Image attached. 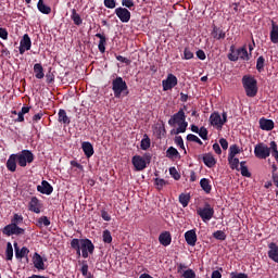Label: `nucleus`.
<instances>
[{
	"mask_svg": "<svg viewBox=\"0 0 278 278\" xmlns=\"http://www.w3.org/2000/svg\"><path fill=\"white\" fill-rule=\"evenodd\" d=\"M168 125L169 127L178 125L176 129L172 130V134L175 136H178V134H186V130L188 129V122H186V112H184V109H180L168 119Z\"/></svg>",
	"mask_w": 278,
	"mask_h": 278,
	"instance_id": "nucleus-2",
	"label": "nucleus"
},
{
	"mask_svg": "<svg viewBox=\"0 0 278 278\" xmlns=\"http://www.w3.org/2000/svg\"><path fill=\"white\" fill-rule=\"evenodd\" d=\"M131 162L135 170H144V168H147V162L148 164L151 162V154L146 153L143 157L140 155H135L132 156Z\"/></svg>",
	"mask_w": 278,
	"mask_h": 278,
	"instance_id": "nucleus-7",
	"label": "nucleus"
},
{
	"mask_svg": "<svg viewBox=\"0 0 278 278\" xmlns=\"http://www.w3.org/2000/svg\"><path fill=\"white\" fill-rule=\"evenodd\" d=\"M34 73L36 79H45V67H42V64L37 63L34 65Z\"/></svg>",
	"mask_w": 278,
	"mask_h": 278,
	"instance_id": "nucleus-25",
	"label": "nucleus"
},
{
	"mask_svg": "<svg viewBox=\"0 0 278 278\" xmlns=\"http://www.w3.org/2000/svg\"><path fill=\"white\" fill-rule=\"evenodd\" d=\"M140 147L142 151H147L148 149L151 148V139L149 138L148 135H144V138L141 140Z\"/></svg>",
	"mask_w": 278,
	"mask_h": 278,
	"instance_id": "nucleus-37",
	"label": "nucleus"
},
{
	"mask_svg": "<svg viewBox=\"0 0 278 278\" xmlns=\"http://www.w3.org/2000/svg\"><path fill=\"white\" fill-rule=\"evenodd\" d=\"M269 38L274 45H278V25L275 23H273V25H271Z\"/></svg>",
	"mask_w": 278,
	"mask_h": 278,
	"instance_id": "nucleus-26",
	"label": "nucleus"
},
{
	"mask_svg": "<svg viewBox=\"0 0 278 278\" xmlns=\"http://www.w3.org/2000/svg\"><path fill=\"white\" fill-rule=\"evenodd\" d=\"M242 177H251V172H249V167H247V161H242L240 163V168Z\"/></svg>",
	"mask_w": 278,
	"mask_h": 278,
	"instance_id": "nucleus-35",
	"label": "nucleus"
},
{
	"mask_svg": "<svg viewBox=\"0 0 278 278\" xmlns=\"http://www.w3.org/2000/svg\"><path fill=\"white\" fill-rule=\"evenodd\" d=\"M207 134H208L207 128L203 126L200 128L198 132V135L200 136V138H202V140H207Z\"/></svg>",
	"mask_w": 278,
	"mask_h": 278,
	"instance_id": "nucleus-51",
	"label": "nucleus"
},
{
	"mask_svg": "<svg viewBox=\"0 0 278 278\" xmlns=\"http://www.w3.org/2000/svg\"><path fill=\"white\" fill-rule=\"evenodd\" d=\"M96 38H99L98 49L100 53H105V45H108V38H105V35L98 33L96 34Z\"/></svg>",
	"mask_w": 278,
	"mask_h": 278,
	"instance_id": "nucleus-22",
	"label": "nucleus"
},
{
	"mask_svg": "<svg viewBox=\"0 0 278 278\" xmlns=\"http://www.w3.org/2000/svg\"><path fill=\"white\" fill-rule=\"evenodd\" d=\"M102 240L105 244H111V242H112V232H110V230L105 229L102 232Z\"/></svg>",
	"mask_w": 278,
	"mask_h": 278,
	"instance_id": "nucleus-38",
	"label": "nucleus"
},
{
	"mask_svg": "<svg viewBox=\"0 0 278 278\" xmlns=\"http://www.w3.org/2000/svg\"><path fill=\"white\" fill-rule=\"evenodd\" d=\"M174 142L177 144V147H180V149H186L184 146V138H181V136H176Z\"/></svg>",
	"mask_w": 278,
	"mask_h": 278,
	"instance_id": "nucleus-52",
	"label": "nucleus"
},
{
	"mask_svg": "<svg viewBox=\"0 0 278 278\" xmlns=\"http://www.w3.org/2000/svg\"><path fill=\"white\" fill-rule=\"evenodd\" d=\"M59 123H63V125H71V118L66 115V111L64 109L59 110Z\"/></svg>",
	"mask_w": 278,
	"mask_h": 278,
	"instance_id": "nucleus-27",
	"label": "nucleus"
},
{
	"mask_svg": "<svg viewBox=\"0 0 278 278\" xmlns=\"http://www.w3.org/2000/svg\"><path fill=\"white\" fill-rule=\"evenodd\" d=\"M154 184L159 190H162V188H164V186H166V184H168V181H166L163 178H154Z\"/></svg>",
	"mask_w": 278,
	"mask_h": 278,
	"instance_id": "nucleus-44",
	"label": "nucleus"
},
{
	"mask_svg": "<svg viewBox=\"0 0 278 278\" xmlns=\"http://www.w3.org/2000/svg\"><path fill=\"white\" fill-rule=\"evenodd\" d=\"M179 203L182 205V207H188V203H190V194L181 193L179 195Z\"/></svg>",
	"mask_w": 278,
	"mask_h": 278,
	"instance_id": "nucleus-36",
	"label": "nucleus"
},
{
	"mask_svg": "<svg viewBox=\"0 0 278 278\" xmlns=\"http://www.w3.org/2000/svg\"><path fill=\"white\" fill-rule=\"evenodd\" d=\"M5 256L8 261H12V257H14V248H12V244L7 245Z\"/></svg>",
	"mask_w": 278,
	"mask_h": 278,
	"instance_id": "nucleus-41",
	"label": "nucleus"
},
{
	"mask_svg": "<svg viewBox=\"0 0 278 278\" xmlns=\"http://www.w3.org/2000/svg\"><path fill=\"white\" fill-rule=\"evenodd\" d=\"M172 240L173 237H170V232L168 231L162 232L159 237V242L161 244H170Z\"/></svg>",
	"mask_w": 278,
	"mask_h": 278,
	"instance_id": "nucleus-28",
	"label": "nucleus"
},
{
	"mask_svg": "<svg viewBox=\"0 0 278 278\" xmlns=\"http://www.w3.org/2000/svg\"><path fill=\"white\" fill-rule=\"evenodd\" d=\"M2 233H4V236H24L25 229L14 224H9L2 229Z\"/></svg>",
	"mask_w": 278,
	"mask_h": 278,
	"instance_id": "nucleus-10",
	"label": "nucleus"
},
{
	"mask_svg": "<svg viewBox=\"0 0 278 278\" xmlns=\"http://www.w3.org/2000/svg\"><path fill=\"white\" fill-rule=\"evenodd\" d=\"M112 90L115 99H121V97H127V94H129L127 81L121 76H117L112 80Z\"/></svg>",
	"mask_w": 278,
	"mask_h": 278,
	"instance_id": "nucleus-3",
	"label": "nucleus"
},
{
	"mask_svg": "<svg viewBox=\"0 0 278 278\" xmlns=\"http://www.w3.org/2000/svg\"><path fill=\"white\" fill-rule=\"evenodd\" d=\"M80 273H81L83 277H85V278L90 275V273L88 271V263H86V261L83 262V266L80 268Z\"/></svg>",
	"mask_w": 278,
	"mask_h": 278,
	"instance_id": "nucleus-50",
	"label": "nucleus"
},
{
	"mask_svg": "<svg viewBox=\"0 0 278 278\" xmlns=\"http://www.w3.org/2000/svg\"><path fill=\"white\" fill-rule=\"evenodd\" d=\"M202 160L207 168H214V166H216V159L212 153H205Z\"/></svg>",
	"mask_w": 278,
	"mask_h": 278,
	"instance_id": "nucleus-20",
	"label": "nucleus"
},
{
	"mask_svg": "<svg viewBox=\"0 0 278 278\" xmlns=\"http://www.w3.org/2000/svg\"><path fill=\"white\" fill-rule=\"evenodd\" d=\"M187 140H188L189 142H197V144H203V141H201V140L197 137V135H192V134L187 135Z\"/></svg>",
	"mask_w": 278,
	"mask_h": 278,
	"instance_id": "nucleus-49",
	"label": "nucleus"
},
{
	"mask_svg": "<svg viewBox=\"0 0 278 278\" xmlns=\"http://www.w3.org/2000/svg\"><path fill=\"white\" fill-rule=\"evenodd\" d=\"M266 64V59L263 55L258 56L256 60V71L258 73H264V65Z\"/></svg>",
	"mask_w": 278,
	"mask_h": 278,
	"instance_id": "nucleus-34",
	"label": "nucleus"
},
{
	"mask_svg": "<svg viewBox=\"0 0 278 278\" xmlns=\"http://www.w3.org/2000/svg\"><path fill=\"white\" fill-rule=\"evenodd\" d=\"M15 248V257L16 260H23V257H27V255H29V249L27 248H18V244H14Z\"/></svg>",
	"mask_w": 278,
	"mask_h": 278,
	"instance_id": "nucleus-23",
	"label": "nucleus"
},
{
	"mask_svg": "<svg viewBox=\"0 0 278 278\" xmlns=\"http://www.w3.org/2000/svg\"><path fill=\"white\" fill-rule=\"evenodd\" d=\"M104 5L109 8V10H114V8H116V0H104Z\"/></svg>",
	"mask_w": 278,
	"mask_h": 278,
	"instance_id": "nucleus-53",
	"label": "nucleus"
},
{
	"mask_svg": "<svg viewBox=\"0 0 278 278\" xmlns=\"http://www.w3.org/2000/svg\"><path fill=\"white\" fill-rule=\"evenodd\" d=\"M38 225L39 227H49V225H51V220H49V217L47 216H41L39 219H38Z\"/></svg>",
	"mask_w": 278,
	"mask_h": 278,
	"instance_id": "nucleus-42",
	"label": "nucleus"
},
{
	"mask_svg": "<svg viewBox=\"0 0 278 278\" xmlns=\"http://www.w3.org/2000/svg\"><path fill=\"white\" fill-rule=\"evenodd\" d=\"M37 190L41 194H48L49 195L53 192V186H51V184H49V181L42 180L41 185L37 186Z\"/></svg>",
	"mask_w": 278,
	"mask_h": 278,
	"instance_id": "nucleus-15",
	"label": "nucleus"
},
{
	"mask_svg": "<svg viewBox=\"0 0 278 278\" xmlns=\"http://www.w3.org/2000/svg\"><path fill=\"white\" fill-rule=\"evenodd\" d=\"M122 5H124V8H128V10H131V8H134V0H122Z\"/></svg>",
	"mask_w": 278,
	"mask_h": 278,
	"instance_id": "nucleus-55",
	"label": "nucleus"
},
{
	"mask_svg": "<svg viewBox=\"0 0 278 278\" xmlns=\"http://www.w3.org/2000/svg\"><path fill=\"white\" fill-rule=\"evenodd\" d=\"M211 35L213 36V38H215V40H225V38L227 37V33H225L223 28L217 26H213Z\"/></svg>",
	"mask_w": 278,
	"mask_h": 278,
	"instance_id": "nucleus-18",
	"label": "nucleus"
},
{
	"mask_svg": "<svg viewBox=\"0 0 278 278\" xmlns=\"http://www.w3.org/2000/svg\"><path fill=\"white\" fill-rule=\"evenodd\" d=\"M231 278H249V276L247 274L240 273V274H237V275H232Z\"/></svg>",
	"mask_w": 278,
	"mask_h": 278,
	"instance_id": "nucleus-64",
	"label": "nucleus"
},
{
	"mask_svg": "<svg viewBox=\"0 0 278 278\" xmlns=\"http://www.w3.org/2000/svg\"><path fill=\"white\" fill-rule=\"evenodd\" d=\"M71 18L74 23V25H81V23H84V20H81V15H79V13H77V10L73 9L72 10V15H71Z\"/></svg>",
	"mask_w": 278,
	"mask_h": 278,
	"instance_id": "nucleus-31",
	"label": "nucleus"
},
{
	"mask_svg": "<svg viewBox=\"0 0 278 278\" xmlns=\"http://www.w3.org/2000/svg\"><path fill=\"white\" fill-rule=\"evenodd\" d=\"M187 244H197V231L191 229L185 233Z\"/></svg>",
	"mask_w": 278,
	"mask_h": 278,
	"instance_id": "nucleus-24",
	"label": "nucleus"
},
{
	"mask_svg": "<svg viewBox=\"0 0 278 278\" xmlns=\"http://www.w3.org/2000/svg\"><path fill=\"white\" fill-rule=\"evenodd\" d=\"M195 55H197L198 60H205V58H206L205 51H203V50H198L195 52Z\"/></svg>",
	"mask_w": 278,
	"mask_h": 278,
	"instance_id": "nucleus-59",
	"label": "nucleus"
},
{
	"mask_svg": "<svg viewBox=\"0 0 278 278\" xmlns=\"http://www.w3.org/2000/svg\"><path fill=\"white\" fill-rule=\"evenodd\" d=\"M197 214L202 218L203 223H207L214 218V207L210 203H205L204 207H200Z\"/></svg>",
	"mask_w": 278,
	"mask_h": 278,
	"instance_id": "nucleus-9",
	"label": "nucleus"
},
{
	"mask_svg": "<svg viewBox=\"0 0 278 278\" xmlns=\"http://www.w3.org/2000/svg\"><path fill=\"white\" fill-rule=\"evenodd\" d=\"M81 149L86 157H92L94 155V147H92V143H90V141H84L81 143Z\"/></svg>",
	"mask_w": 278,
	"mask_h": 278,
	"instance_id": "nucleus-17",
	"label": "nucleus"
},
{
	"mask_svg": "<svg viewBox=\"0 0 278 278\" xmlns=\"http://www.w3.org/2000/svg\"><path fill=\"white\" fill-rule=\"evenodd\" d=\"M213 238L216 240H225L227 238V235H225V231L223 230H217L213 233Z\"/></svg>",
	"mask_w": 278,
	"mask_h": 278,
	"instance_id": "nucleus-47",
	"label": "nucleus"
},
{
	"mask_svg": "<svg viewBox=\"0 0 278 278\" xmlns=\"http://www.w3.org/2000/svg\"><path fill=\"white\" fill-rule=\"evenodd\" d=\"M210 123L213 127L217 129H223V125L227 123V112H223L222 116L220 113L214 112L210 116Z\"/></svg>",
	"mask_w": 278,
	"mask_h": 278,
	"instance_id": "nucleus-8",
	"label": "nucleus"
},
{
	"mask_svg": "<svg viewBox=\"0 0 278 278\" xmlns=\"http://www.w3.org/2000/svg\"><path fill=\"white\" fill-rule=\"evenodd\" d=\"M37 9L41 14H51V8L45 4V0H39L37 3Z\"/></svg>",
	"mask_w": 278,
	"mask_h": 278,
	"instance_id": "nucleus-30",
	"label": "nucleus"
},
{
	"mask_svg": "<svg viewBox=\"0 0 278 278\" xmlns=\"http://www.w3.org/2000/svg\"><path fill=\"white\" fill-rule=\"evenodd\" d=\"M228 60H230V62H238V60L249 62V60H251V55L249 54L247 47L243 46L236 50V47L231 46L230 53L228 54Z\"/></svg>",
	"mask_w": 278,
	"mask_h": 278,
	"instance_id": "nucleus-5",
	"label": "nucleus"
},
{
	"mask_svg": "<svg viewBox=\"0 0 278 278\" xmlns=\"http://www.w3.org/2000/svg\"><path fill=\"white\" fill-rule=\"evenodd\" d=\"M211 278H223V274H220V271H218V270H214L212 273Z\"/></svg>",
	"mask_w": 278,
	"mask_h": 278,
	"instance_id": "nucleus-63",
	"label": "nucleus"
},
{
	"mask_svg": "<svg viewBox=\"0 0 278 278\" xmlns=\"http://www.w3.org/2000/svg\"><path fill=\"white\" fill-rule=\"evenodd\" d=\"M71 244H92L90 239H73Z\"/></svg>",
	"mask_w": 278,
	"mask_h": 278,
	"instance_id": "nucleus-46",
	"label": "nucleus"
},
{
	"mask_svg": "<svg viewBox=\"0 0 278 278\" xmlns=\"http://www.w3.org/2000/svg\"><path fill=\"white\" fill-rule=\"evenodd\" d=\"M28 210L34 214H40V212H42V203H40L38 198L33 197L28 202Z\"/></svg>",
	"mask_w": 278,
	"mask_h": 278,
	"instance_id": "nucleus-13",
	"label": "nucleus"
},
{
	"mask_svg": "<svg viewBox=\"0 0 278 278\" xmlns=\"http://www.w3.org/2000/svg\"><path fill=\"white\" fill-rule=\"evenodd\" d=\"M238 153H240V147L238 144L230 146L228 157H236Z\"/></svg>",
	"mask_w": 278,
	"mask_h": 278,
	"instance_id": "nucleus-39",
	"label": "nucleus"
},
{
	"mask_svg": "<svg viewBox=\"0 0 278 278\" xmlns=\"http://www.w3.org/2000/svg\"><path fill=\"white\" fill-rule=\"evenodd\" d=\"M17 157V164L22 168H25L27 164H31L34 162V153L31 150H22L21 153L15 154Z\"/></svg>",
	"mask_w": 278,
	"mask_h": 278,
	"instance_id": "nucleus-6",
	"label": "nucleus"
},
{
	"mask_svg": "<svg viewBox=\"0 0 278 278\" xmlns=\"http://www.w3.org/2000/svg\"><path fill=\"white\" fill-rule=\"evenodd\" d=\"M16 162H18L16 154H11L7 161V168L10 173H16Z\"/></svg>",
	"mask_w": 278,
	"mask_h": 278,
	"instance_id": "nucleus-19",
	"label": "nucleus"
},
{
	"mask_svg": "<svg viewBox=\"0 0 278 278\" xmlns=\"http://www.w3.org/2000/svg\"><path fill=\"white\" fill-rule=\"evenodd\" d=\"M242 86L247 97H257V79L253 76L244 75L242 77Z\"/></svg>",
	"mask_w": 278,
	"mask_h": 278,
	"instance_id": "nucleus-4",
	"label": "nucleus"
},
{
	"mask_svg": "<svg viewBox=\"0 0 278 278\" xmlns=\"http://www.w3.org/2000/svg\"><path fill=\"white\" fill-rule=\"evenodd\" d=\"M166 157L173 160L175 157H179V151L175 147H169L166 151Z\"/></svg>",
	"mask_w": 278,
	"mask_h": 278,
	"instance_id": "nucleus-33",
	"label": "nucleus"
},
{
	"mask_svg": "<svg viewBox=\"0 0 278 278\" xmlns=\"http://www.w3.org/2000/svg\"><path fill=\"white\" fill-rule=\"evenodd\" d=\"M254 155L257 160H267V157H274L278 164V147L276 141H270L269 147L260 142L254 147Z\"/></svg>",
	"mask_w": 278,
	"mask_h": 278,
	"instance_id": "nucleus-1",
	"label": "nucleus"
},
{
	"mask_svg": "<svg viewBox=\"0 0 278 278\" xmlns=\"http://www.w3.org/2000/svg\"><path fill=\"white\" fill-rule=\"evenodd\" d=\"M116 60L117 62H122V64H130L131 61H129V59L123 56V55H116Z\"/></svg>",
	"mask_w": 278,
	"mask_h": 278,
	"instance_id": "nucleus-57",
	"label": "nucleus"
},
{
	"mask_svg": "<svg viewBox=\"0 0 278 278\" xmlns=\"http://www.w3.org/2000/svg\"><path fill=\"white\" fill-rule=\"evenodd\" d=\"M29 49H31V38H29L28 34H25L20 41V54L23 55Z\"/></svg>",
	"mask_w": 278,
	"mask_h": 278,
	"instance_id": "nucleus-14",
	"label": "nucleus"
},
{
	"mask_svg": "<svg viewBox=\"0 0 278 278\" xmlns=\"http://www.w3.org/2000/svg\"><path fill=\"white\" fill-rule=\"evenodd\" d=\"M169 175L173 177V179H175L176 181H179L181 179V175L179 174V172H177V168L175 167H170L169 168Z\"/></svg>",
	"mask_w": 278,
	"mask_h": 278,
	"instance_id": "nucleus-43",
	"label": "nucleus"
},
{
	"mask_svg": "<svg viewBox=\"0 0 278 278\" xmlns=\"http://www.w3.org/2000/svg\"><path fill=\"white\" fill-rule=\"evenodd\" d=\"M192 58H194V53L190 51V48H185L182 60H192Z\"/></svg>",
	"mask_w": 278,
	"mask_h": 278,
	"instance_id": "nucleus-48",
	"label": "nucleus"
},
{
	"mask_svg": "<svg viewBox=\"0 0 278 278\" xmlns=\"http://www.w3.org/2000/svg\"><path fill=\"white\" fill-rule=\"evenodd\" d=\"M0 38L2 40H8V29H5L3 27L0 28Z\"/></svg>",
	"mask_w": 278,
	"mask_h": 278,
	"instance_id": "nucleus-58",
	"label": "nucleus"
},
{
	"mask_svg": "<svg viewBox=\"0 0 278 278\" xmlns=\"http://www.w3.org/2000/svg\"><path fill=\"white\" fill-rule=\"evenodd\" d=\"M200 186L206 194H210V192H212V185L210 184V179L202 178L200 180Z\"/></svg>",
	"mask_w": 278,
	"mask_h": 278,
	"instance_id": "nucleus-29",
	"label": "nucleus"
},
{
	"mask_svg": "<svg viewBox=\"0 0 278 278\" xmlns=\"http://www.w3.org/2000/svg\"><path fill=\"white\" fill-rule=\"evenodd\" d=\"M182 278H197V273H194L192 269H187L181 274Z\"/></svg>",
	"mask_w": 278,
	"mask_h": 278,
	"instance_id": "nucleus-45",
	"label": "nucleus"
},
{
	"mask_svg": "<svg viewBox=\"0 0 278 278\" xmlns=\"http://www.w3.org/2000/svg\"><path fill=\"white\" fill-rule=\"evenodd\" d=\"M23 223V215H18L17 213H15L13 215V218H11V225H15L18 227V225H22Z\"/></svg>",
	"mask_w": 278,
	"mask_h": 278,
	"instance_id": "nucleus-40",
	"label": "nucleus"
},
{
	"mask_svg": "<svg viewBox=\"0 0 278 278\" xmlns=\"http://www.w3.org/2000/svg\"><path fill=\"white\" fill-rule=\"evenodd\" d=\"M33 264L35 268H37V270H45V261L42 260V256L40 254H34Z\"/></svg>",
	"mask_w": 278,
	"mask_h": 278,
	"instance_id": "nucleus-21",
	"label": "nucleus"
},
{
	"mask_svg": "<svg viewBox=\"0 0 278 278\" xmlns=\"http://www.w3.org/2000/svg\"><path fill=\"white\" fill-rule=\"evenodd\" d=\"M101 218H103L104 220H106V223H110V220H112V216L110 215V213H108V211L102 210L101 211Z\"/></svg>",
	"mask_w": 278,
	"mask_h": 278,
	"instance_id": "nucleus-54",
	"label": "nucleus"
},
{
	"mask_svg": "<svg viewBox=\"0 0 278 278\" xmlns=\"http://www.w3.org/2000/svg\"><path fill=\"white\" fill-rule=\"evenodd\" d=\"M258 123L263 131H273V129H275V122H273V119H266L263 117Z\"/></svg>",
	"mask_w": 278,
	"mask_h": 278,
	"instance_id": "nucleus-16",
	"label": "nucleus"
},
{
	"mask_svg": "<svg viewBox=\"0 0 278 278\" xmlns=\"http://www.w3.org/2000/svg\"><path fill=\"white\" fill-rule=\"evenodd\" d=\"M219 144L222 149H224V151H227L229 149V142L225 138L219 139Z\"/></svg>",
	"mask_w": 278,
	"mask_h": 278,
	"instance_id": "nucleus-56",
	"label": "nucleus"
},
{
	"mask_svg": "<svg viewBox=\"0 0 278 278\" xmlns=\"http://www.w3.org/2000/svg\"><path fill=\"white\" fill-rule=\"evenodd\" d=\"M271 179L274 181V186H276V188H278V172L274 173V175L271 176Z\"/></svg>",
	"mask_w": 278,
	"mask_h": 278,
	"instance_id": "nucleus-62",
	"label": "nucleus"
},
{
	"mask_svg": "<svg viewBox=\"0 0 278 278\" xmlns=\"http://www.w3.org/2000/svg\"><path fill=\"white\" fill-rule=\"evenodd\" d=\"M115 14L122 23H129V21H131V12L126 8L119 7L115 9Z\"/></svg>",
	"mask_w": 278,
	"mask_h": 278,
	"instance_id": "nucleus-12",
	"label": "nucleus"
},
{
	"mask_svg": "<svg viewBox=\"0 0 278 278\" xmlns=\"http://www.w3.org/2000/svg\"><path fill=\"white\" fill-rule=\"evenodd\" d=\"M80 251H81L83 257L87 258V257H88V248H87V244H83V245L80 247Z\"/></svg>",
	"mask_w": 278,
	"mask_h": 278,
	"instance_id": "nucleus-60",
	"label": "nucleus"
},
{
	"mask_svg": "<svg viewBox=\"0 0 278 278\" xmlns=\"http://www.w3.org/2000/svg\"><path fill=\"white\" fill-rule=\"evenodd\" d=\"M177 84H178L177 76H175L174 74H168L167 78L162 80V86H163L164 92H166L168 90H173V88H175V86H177Z\"/></svg>",
	"mask_w": 278,
	"mask_h": 278,
	"instance_id": "nucleus-11",
	"label": "nucleus"
},
{
	"mask_svg": "<svg viewBox=\"0 0 278 278\" xmlns=\"http://www.w3.org/2000/svg\"><path fill=\"white\" fill-rule=\"evenodd\" d=\"M228 162L230 164V168L232 170H240L239 166H240V159L235 157V156H228Z\"/></svg>",
	"mask_w": 278,
	"mask_h": 278,
	"instance_id": "nucleus-32",
	"label": "nucleus"
},
{
	"mask_svg": "<svg viewBox=\"0 0 278 278\" xmlns=\"http://www.w3.org/2000/svg\"><path fill=\"white\" fill-rule=\"evenodd\" d=\"M45 114L42 112H39L33 116L34 123H38Z\"/></svg>",
	"mask_w": 278,
	"mask_h": 278,
	"instance_id": "nucleus-61",
	"label": "nucleus"
}]
</instances>
